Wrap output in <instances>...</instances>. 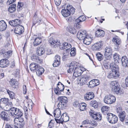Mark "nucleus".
<instances>
[{
	"label": "nucleus",
	"mask_w": 128,
	"mask_h": 128,
	"mask_svg": "<svg viewBox=\"0 0 128 128\" xmlns=\"http://www.w3.org/2000/svg\"><path fill=\"white\" fill-rule=\"evenodd\" d=\"M14 26H19L20 25V21L18 19H16L14 20Z\"/></svg>",
	"instance_id": "nucleus-52"
},
{
	"label": "nucleus",
	"mask_w": 128,
	"mask_h": 128,
	"mask_svg": "<svg viewBox=\"0 0 128 128\" xmlns=\"http://www.w3.org/2000/svg\"><path fill=\"white\" fill-rule=\"evenodd\" d=\"M3 108H4L5 110L6 111H10V113L11 114L12 109V108H11L10 105L6 104L5 105H3L2 106Z\"/></svg>",
	"instance_id": "nucleus-43"
},
{
	"label": "nucleus",
	"mask_w": 128,
	"mask_h": 128,
	"mask_svg": "<svg viewBox=\"0 0 128 128\" xmlns=\"http://www.w3.org/2000/svg\"><path fill=\"white\" fill-rule=\"evenodd\" d=\"M112 53V49L110 47H106L104 49V55L107 60H109L111 58Z\"/></svg>",
	"instance_id": "nucleus-6"
},
{
	"label": "nucleus",
	"mask_w": 128,
	"mask_h": 128,
	"mask_svg": "<svg viewBox=\"0 0 128 128\" xmlns=\"http://www.w3.org/2000/svg\"><path fill=\"white\" fill-rule=\"evenodd\" d=\"M5 128H18V127L15 126H12L8 124H6Z\"/></svg>",
	"instance_id": "nucleus-55"
},
{
	"label": "nucleus",
	"mask_w": 128,
	"mask_h": 128,
	"mask_svg": "<svg viewBox=\"0 0 128 128\" xmlns=\"http://www.w3.org/2000/svg\"><path fill=\"white\" fill-rule=\"evenodd\" d=\"M66 7L68 9L70 12V14H74L75 12V9L72 7V6L70 5H68Z\"/></svg>",
	"instance_id": "nucleus-40"
},
{
	"label": "nucleus",
	"mask_w": 128,
	"mask_h": 128,
	"mask_svg": "<svg viewBox=\"0 0 128 128\" xmlns=\"http://www.w3.org/2000/svg\"><path fill=\"white\" fill-rule=\"evenodd\" d=\"M42 41V38H36L34 42V46H36L40 44Z\"/></svg>",
	"instance_id": "nucleus-27"
},
{
	"label": "nucleus",
	"mask_w": 128,
	"mask_h": 128,
	"mask_svg": "<svg viewBox=\"0 0 128 128\" xmlns=\"http://www.w3.org/2000/svg\"><path fill=\"white\" fill-rule=\"evenodd\" d=\"M6 27V24L4 21H0V31H2L5 30Z\"/></svg>",
	"instance_id": "nucleus-23"
},
{
	"label": "nucleus",
	"mask_w": 128,
	"mask_h": 128,
	"mask_svg": "<svg viewBox=\"0 0 128 128\" xmlns=\"http://www.w3.org/2000/svg\"><path fill=\"white\" fill-rule=\"evenodd\" d=\"M44 70L42 67L40 66H39V67H38V68L36 69V74L40 76V75H41L44 72Z\"/></svg>",
	"instance_id": "nucleus-26"
},
{
	"label": "nucleus",
	"mask_w": 128,
	"mask_h": 128,
	"mask_svg": "<svg viewBox=\"0 0 128 128\" xmlns=\"http://www.w3.org/2000/svg\"><path fill=\"white\" fill-rule=\"evenodd\" d=\"M38 67H39V64L35 63H32L30 66V69L32 71L36 70Z\"/></svg>",
	"instance_id": "nucleus-24"
},
{
	"label": "nucleus",
	"mask_w": 128,
	"mask_h": 128,
	"mask_svg": "<svg viewBox=\"0 0 128 128\" xmlns=\"http://www.w3.org/2000/svg\"><path fill=\"white\" fill-rule=\"evenodd\" d=\"M82 73V72L81 71V70L80 69L79 71H78L76 72H75L74 73L73 75L75 77H77L80 76Z\"/></svg>",
	"instance_id": "nucleus-50"
},
{
	"label": "nucleus",
	"mask_w": 128,
	"mask_h": 128,
	"mask_svg": "<svg viewBox=\"0 0 128 128\" xmlns=\"http://www.w3.org/2000/svg\"><path fill=\"white\" fill-rule=\"evenodd\" d=\"M91 122L90 120H85L84 121L82 122V124H89L90 122Z\"/></svg>",
	"instance_id": "nucleus-59"
},
{
	"label": "nucleus",
	"mask_w": 128,
	"mask_h": 128,
	"mask_svg": "<svg viewBox=\"0 0 128 128\" xmlns=\"http://www.w3.org/2000/svg\"><path fill=\"white\" fill-rule=\"evenodd\" d=\"M14 122L19 126L20 128L22 127L24 124V121L21 117L15 118L14 120Z\"/></svg>",
	"instance_id": "nucleus-8"
},
{
	"label": "nucleus",
	"mask_w": 128,
	"mask_h": 128,
	"mask_svg": "<svg viewBox=\"0 0 128 128\" xmlns=\"http://www.w3.org/2000/svg\"><path fill=\"white\" fill-rule=\"evenodd\" d=\"M96 56L98 60L100 61L103 58V55L101 54L100 53H98L96 54Z\"/></svg>",
	"instance_id": "nucleus-49"
},
{
	"label": "nucleus",
	"mask_w": 128,
	"mask_h": 128,
	"mask_svg": "<svg viewBox=\"0 0 128 128\" xmlns=\"http://www.w3.org/2000/svg\"><path fill=\"white\" fill-rule=\"evenodd\" d=\"M11 111V114L12 115L14 114L18 117H21L23 114V113L21 110L14 107H12Z\"/></svg>",
	"instance_id": "nucleus-5"
},
{
	"label": "nucleus",
	"mask_w": 128,
	"mask_h": 128,
	"mask_svg": "<svg viewBox=\"0 0 128 128\" xmlns=\"http://www.w3.org/2000/svg\"><path fill=\"white\" fill-rule=\"evenodd\" d=\"M92 40V36L90 35H87L83 39V42L86 45H89L90 43Z\"/></svg>",
	"instance_id": "nucleus-14"
},
{
	"label": "nucleus",
	"mask_w": 128,
	"mask_h": 128,
	"mask_svg": "<svg viewBox=\"0 0 128 128\" xmlns=\"http://www.w3.org/2000/svg\"><path fill=\"white\" fill-rule=\"evenodd\" d=\"M94 80H92L90 81L88 83V86L90 88H92L96 86L95 85V84L94 82Z\"/></svg>",
	"instance_id": "nucleus-45"
},
{
	"label": "nucleus",
	"mask_w": 128,
	"mask_h": 128,
	"mask_svg": "<svg viewBox=\"0 0 128 128\" xmlns=\"http://www.w3.org/2000/svg\"><path fill=\"white\" fill-rule=\"evenodd\" d=\"M71 52L70 54L71 56H74L76 55V49L74 48H73L70 49Z\"/></svg>",
	"instance_id": "nucleus-47"
},
{
	"label": "nucleus",
	"mask_w": 128,
	"mask_h": 128,
	"mask_svg": "<svg viewBox=\"0 0 128 128\" xmlns=\"http://www.w3.org/2000/svg\"><path fill=\"white\" fill-rule=\"evenodd\" d=\"M95 34L97 37L101 36H103L104 34V32L102 30L98 29L96 32Z\"/></svg>",
	"instance_id": "nucleus-37"
},
{
	"label": "nucleus",
	"mask_w": 128,
	"mask_h": 128,
	"mask_svg": "<svg viewBox=\"0 0 128 128\" xmlns=\"http://www.w3.org/2000/svg\"><path fill=\"white\" fill-rule=\"evenodd\" d=\"M24 31V27L21 25H19L16 27L14 29V32L16 34H20Z\"/></svg>",
	"instance_id": "nucleus-12"
},
{
	"label": "nucleus",
	"mask_w": 128,
	"mask_h": 128,
	"mask_svg": "<svg viewBox=\"0 0 128 128\" xmlns=\"http://www.w3.org/2000/svg\"><path fill=\"white\" fill-rule=\"evenodd\" d=\"M7 92L10 98H13L14 97V94L13 92L9 90H8Z\"/></svg>",
	"instance_id": "nucleus-51"
},
{
	"label": "nucleus",
	"mask_w": 128,
	"mask_h": 128,
	"mask_svg": "<svg viewBox=\"0 0 128 128\" xmlns=\"http://www.w3.org/2000/svg\"><path fill=\"white\" fill-rule=\"evenodd\" d=\"M96 112L93 110L90 109L89 111V114L92 117V116L95 114H96Z\"/></svg>",
	"instance_id": "nucleus-56"
},
{
	"label": "nucleus",
	"mask_w": 128,
	"mask_h": 128,
	"mask_svg": "<svg viewBox=\"0 0 128 128\" xmlns=\"http://www.w3.org/2000/svg\"><path fill=\"white\" fill-rule=\"evenodd\" d=\"M112 90L117 94H120L122 93V91L118 86H114L112 88Z\"/></svg>",
	"instance_id": "nucleus-28"
},
{
	"label": "nucleus",
	"mask_w": 128,
	"mask_h": 128,
	"mask_svg": "<svg viewBox=\"0 0 128 128\" xmlns=\"http://www.w3.org/2000/svg\"><path fill=\"white\" fill-rule=\"evenodd\" d=\"M31 59L33 61L39 63L41 64L43 62L42 59H41L38 56L36 55H33L31 57Z\"/></svg>",
	"instance_id": "nucleus-18"
},
{
	"label": "nucleus",
	"mask_w": 128,
	"mask_h": 128,
	"mask_svg": "<svg viewBox=\"0 0 128 128\" xmlns=\"http://www.w3.org/2000/svg\"><path fill=\"white\" fill-rule=\"evenodd\" d=\"M113 58L115 60L117 61L120 60V58L119 56L116 53H115L113 54Z\"/></svg>",
	"instance_id": "nucleus-44"
},
{
	"label": "nucleus",
	"mask_w": 128,
	"mask_h": 128,
	"mask_svg": "<svg viewBox=\"0 0 128 128\" xmlns=\"http://www.w3.org/2000/svg\"><path fill=\"white\" fill-rule=\"evenodd\" d=\"M23 6V4L21 2H18L17 7L20 10H21Z\"/></svg>",
	"instance_id": "nucleus-58"
},
{
	"label": "nucleus",
	"mask_w": 128,
	"mask_h": 128,
	"mask_svg": "<svg viewBox=\"0 0 128 128\" xmlns=\"http://www.w3.org/2000/svg\"><path fill=\"white\" fill-rule=\"evenodd\" d=\"M86 19V17L84 16H80L76 20L77 22V24L79 25V22L84 21Z\"/></svg>",
	"instance_id": "nucleus-35"
},
{
	"label": "nucleus",
	"mask_w": 128,
	"mask_h": 128,
	"mask_svg": "<svg viewBox=\"0 0 128 128\" xmlns=\"http://www.w3.org/2000/svg\"><path fill=\"white\" fill-rule=\"evenodd\" d=\"M87 34L86 30H84L79 31L77 34V37L80 40H82Z\"/></svg>",
	"instance_id": "nucleus-9"
},
{
	"label": "nucleus",
	"mask_w": 128,
	"mask_h": 128,
	"mask_svg": "<svg viewBox=\"0 0 128 128\" xmlns=\"http://www.w3.org/2000/svg\"><path fill=\"white\" fill-rule=\"evenodd\" d=\"M89 78L88 76H86L82 77L79 80L80 85L82 86L85 84L88 80Z\"/></svg>",
	"instance_id": "nucleus-16"
},
{
	"label": "nucleus",
	"mask_w": 128,
	"mask_h": 128,
	"mask_svg": "<svg viewBox=\"0 0 128 128\" xmlns=\"http://www.w3.org/2000/svg\"><path fill=\"white\" fill-rule=\"evenodd\" d=\"M74 66L73 62H72L70 64L69 68L68 70V72L70 73H71L73 72L74 69Z\"/></svg>",
	"instance_id": "nucleus-36"
},
{
	"label": "nucleus",
	"mask_w": 128,
	"mask_h": 128,
	"mask_svg": "<svg viewBox=\"0 0 128 128\" xmlns=\"http://www.w3.org/2000/svg\"><path fill=\"white\" fill-rule=\"evenodd\" d=\"M9 100L7 98H2L0 101V106L2 107L3 105L8 104L9 103Z\"/></svg>",
	"instance_id": "nucleus-22"
},
{
	"label": "nucleus",
	"mask_w": 128,
	"mask_h": 128,
	"mask_svg": "<svg viewBox=\"0 0 128 128\" xmlns=\"http://www.w3.org/2000/svg\"><path fill=\"white\" fill-rule=\"evenodd\" d=\"M103 42H99L94 44L92 46V49L94 50H100L102 45Z\"/></svg>",
	"instance_id": "nucleus-11"
},
{
	"label": "nucleus",
	"mask_w": 128,
	"mask_h": 128,
	"mask_svg": "<svg viewBox=\"0 0 128 128\" xmlns=\"http://www.w3.org/2000/svg\"><path fill=\"white\" fill-rule=\"evenodd\" d=\"M90 121L91 122H90L89 124H90L91 125L95 126H96V123L94 120H92V121L90 120Z\"/></svg>",
	"instance_id": "nucleus-64"
},
{
	"label": "nucleus",
	"mask_w": 128,
	"mask_h": 128,
	"mask_svg": "<svg viewBox=\"0 0 128 128\" xmlns=\"http://www.w3.org/2000/svg\"><path fill=\"white\" fill-rule=\"evenodd\" d=\"M61 13L62 16L64 17H67L70 15V12L67 7L64 9H62L61 12Z\"/></svg>",
	"instance_id": "nucleus-17"
},
{
	"label": "nucleus",
	"mask_w": 128,
	"mask_h": 128,
	"mask_svg": "<svg viewBox=\"0 0 128 128\" xmlns=\"http://www.w3.org/2000/svg\"><path fill=\"white\" fill-rule=\"evenodd\" d=\"M109 107L106 106H103L101 108V110L102 112H105L108 111L109 108Z\"/></svg>",
	"instance_id": "nucleus-46"
},
{
	"label": "nucleus",
	"mask_w": 128,
	"mask_h": 128,
	"mask_svg": "<svg viewBox=\"0 0 128 128\" xmlns=\"http://www.w3.org/2000/svg\"><path fill=\"white\" fill-rule=\"evenodd\" d=\"M0 117L2 120L6 121H9L10 117L9 115L6 112L2 111L0 113Z\"/></svg>",
	"instance_id": "nucleus-10"
},
{
	"label": "nucleus",
	"mask_w": 128,
	"mask_h": 128,
	"mask_svg": "<svg viewBox=\"0 0 128 128\" xmlns=\"http://www.w3.org/2000/svg\"><path fill=\"white\" fill-rule=\"evenodd\" d=\"M57 123L62 124L63 122H66L69 120V117L66 113H64L61 116L60 119L55 118Z\"/></svg>",
	"instance_id": "nucleus-4"
},
{
	"label": "nucleus",
	"mask_w": 128,
	"mask_h": 128,
	"mask_svg": "<svg viewBox=\"0 0 128 128\" xmlns=\"http://www.w3.org/2000/svg\"><path fill=\"white\" fill-rule=\"evenodd\" d=\"M66 29L67 31L72 34H74L76 33V30L73 27L68 26Z\"/></svg>",
	"instance_id": "nucleus-31"
},
{
	"label": "nucleus",
	"mask_w": 128,
	"mask_h": 128,
	"mask_svg": "<svg viewBox=\"0 0 128 128\" xmlns=\"http://www.w3.org/2000/svg\"><path fill=\"white\" fill-rule=\"evenodd\" d=\"M91 104L92 106L95 108H96L98 106V103L96 100L92 101Z\"/></svg>",
	"instance_id": "nucleus-48"
},
{
	"label": "nucleus",
	"mask_w": 128,
	"mask_h": 128,
	"mask_svg": "<svg viewBox=\"0 0 128 128\" xmlns=\"http://www.w3.org/2000/svg\"><path fill=\"white\" fill-rule=\"evenodd\" d=\"M112 41L114 44L118 45L120 44L121 42L120 39L117 36L114 38L112 39Z\"/></svg>",
	"instance_id": "nucleus-32"
},
{
	"label": "nucleus",
	"mask_w": 128,
	"mask_h": 128,
	"mask_svg": "<svg viewBox=\"0 0 128 128\" xmlns=\"http://www.w3.org/2000/svg\"><path fill=\"white\" fill-rule=\"evenodd\" d=\"M116 98L115 97L112 95H107L104 98V102L108 104H111L115 102Z\"/></svg>",
	"instance_id": "nucleus-2"
},
{
	"label": "nucleus",
	"mask_w": 128,
	"mask_h": 128,
	"mask_svg": "<svg viewBox=\"0 0 128 128\" xmlns=\"http://www.w3.org/2000/svg\"><path fill=\"white\" fill-rule=\"evenodd\" d=\"M57 87L54 89L55 94L58 95H59L61 94L60 92L62 91L64 87V85L60 82H59L57 84Z\"/></svg>",
	"instance_id": "nucleus-7"
},
{
	"label": "nucleus",
	"mask_w": 128,
	"mask_h": 128,
	"mask_svg": "<svg viewBox=\"0 0 128 128\" xmlns=\"http://www.w3.org/2000/svg\"><path fill=\"white\" fill-rule=\"evenodd\" d=\"M54 2L55 4L58 6L60 4L61 0H54Z\"/></svg>",
	"instance_id": "nucleus-62"
},
{
	"label": "nucleus",
	"mask_w": 128,
	"mask_h": 128,
	"mask_svg": "<svg viewBox=\"0 0 128 128\" xmlns=\"http://www.w3.org/2000/svg\"><path fill=\"white\" fill-rule=\"evenodd\" d=\"M15 1L16 0H8L7 1L6 4H7L9 5Z\"/></svg>",
	"instance_id": "nucleus-63"
},
{
	"label": "nucleus",
	"mask_w": 128,
	"mask_h": 128,
	"mask_svg": "<svg viewBox=\"0 0 128 128\" xmlns=\"http://www.w3.org/2000/svg\"><path fill=\"white\" fill-rule=\"evenodd\" d=\"M118 84V82L117 81L115 80L111 82L110 83V86H116Z\"/></svg>",
	"instance_id": "nucleus-53"
},
{
	"label": "nucleus",
	"mask_w": 128,
	"mask_h": 128,
	"mask_svg": "<svg viewBox=\"0 0 128 128\" xmlns=\"http://www.w3.org/2000/svg\"><path fill=\"white\" fill-rule=\"evenodd\" d=\"M16 5L15 4H13L10 6L8 9V11L11 13L13 12L16 11Z\"/></svg>",
	"instance_id": "nucleus-38"
},
{
	"label": "nucleus",
	"mask_w": 128,
	"mask_h": 128,
	"mask_svg": "<svg viewBox=\"0 0 128 128\" xmlns=\"http://www.w3.org/2000/svg\"><path fill=\"white\" fill-rule=\"evenodd\" d=\"M103 64L104 68L107 69L110 68L111 67L110 66V64L108 63L107 60L104 61Z\"/></svg>",
	"instance_id": "nucleus-42"
},
{
	"label": "nucleus",
	"mask_w": 128,
	"mask_h": 128,
	"mask_svg": "<svg viewBox=\"0 0 128 128\" xmlns=\"http://www.w3.org/2000/svg\"><path fill=\"white\" fill-rule=\"evenodd\" d=\"M9 63L7 59H2L0 60V66L2 68L6 67L9 65Z\"/></svg>",
	"instance_id": "nucleus-15"
},
{
	"label": "nucleus",
	"mask_w": 128,
	"mask_h": 128,
	"mask_svg": "<svg viewBox=\"0 0 128 128\" xmlns=\"http://www.w3.org/2000/svg\"><path fill=\"white\" fill-rule=\"evenodd\" d=\"M121 61L122 66L126 68H127L128 64V59L126 57L124 56H122Z\"/></svg>",
	"instance_id": "nucleus-19"
},
{
	"label": "nucleus",
	"mask_w": 128,
	"mask_h": 128,
	"mask_svg": "<svg viewBox=\"0 0 128 128\" xmlns=\"http://www.w3.org/2000/svg\"><path fill=\"white\" fill-rule=\"evenodd\" d=\"M106 118L108 122L112 124L116 123L118 120L117 117L115 115L110 113L107 114Z\"/></svg>",
	"instance_id": "nucleus-3"
},
{
	"label": "nucleus",
	"mask_w": 128,
	"mask_h": 128,
	"mask_svg": "<svg viewBox=\"0 0 128 128\" xmlns=\"http://www.w3.org/2000/svg\"><path fill=\"white\" fill-rule=\"evenodd\" d=\"M112 72H110L107 73V77L108 78L110 79L118 77V68L117 66L116 67L113 66L112 68H111Z\"/></svg>",
	"instance_id": "nucleus-1"
},
{
	"label": "nucleus",
	"mask_w": 128,
	"mask_h": 128,
	"mask_svg": "<svg viewBox=\"0 0 128 128\" xmlns=\"http://www.w3.org/2000/svg\"><path fill=\"white\" fill-rule=\"evenodd\" d=\"M118 116L120 120L122 122H123L125 119L126 116V113L124 111L118 114Z\"/></svg>",
	"instance_id": "nucleus-29"
},
{
	"label": "nucleus",
	"mask_w": 128,
	"mask_h": 128,
	"mask_svg": "<svg viewBox=\"0 0 128 128\" xmlns=\"http://www.w3.org/2000/svg\"><path fill=\"white\" fill-rule=\"evenodd\" d=\"M92 116V118L95 120H100L102 118V115L100 113H96Z\"/></svg>",
	"instance_id": "nucleus-34"
},
{
	"label": "nucleus",
	"mask_w": 128,
	"mask_h": 128,
	"mask_svg": "<svg viewBox=\"0 0 128 128\" xmlns=\"http://www.w3.org/2000/svg\"><path fill=\"white\" fill-rule=\"evenodd\" d=\"M94 97V95L92 92H89L84 95V98L86 100H88L93 99Z\"/></svg>",
	"instance_id": "nucleus-13"
},
{
	"label": "nucleus",
	"mask_w": 128,
	"mask_h": 128,
	"mask_svg": "<svg viewBox=\"0 0 128 128\" xmlns=\"http://www.w3.org/2000/svg\"><path fill=\"white\" fill-rule=\"evenodd\" d=\"M59 100L62 103H66L67 102L68 98L65 96H60L58 98Z\"/></svg>",
	"instance_id": "nucleus-41"
},
{
	"label": "nucleus",
	"mask_w": 128,
	"mask_h": 128,
	"mask_svg": "<svg viewBox=\"0 0 128 128\" xmlns=\"http://www.w3.org/2000/svg\"><path fill=\"white\" fill-rule=\"evenodd\" d=\"M61 112L60 109L57 108L56 109L54 112L55 118H59L61 115Z\"/></svg>",
	"instance_id": "nucleus-30"
},
{
	"label": "nucleus",
	"mask_w": 128,
	"mask_h": 128,
	"mask_svg": "<svg viewBox=\"0 0 128 128\" xmlns=\"http://www.w3.org/2000/svg\"><path fill=\"white\" fill-rule=\"evenodd\" d=\"M53 121V120H52L50 121L48 124V128H52L54 126V124L52 122Z\"/></svg>",
	"instance_id": "nucleus-57"
},
{
	"label": "nucleus",
	"mask_w": 128,
	"mask_h": 128,
	"mask_svg": "<svg viewBox=\"0 0 128 128\" xmlns=\"http://www.w3.org/2000/svg\"><path fill=\"white\" fill-rule=\"evenodd\" d=\"M63 46L60 47L61 49H64L67 51L70 50L71 47V45L67 42H65L63 44Z\"/></svg>",
	"instance_id": "nucleus-21"
},
{
	"label": "nucleus",
	"mask_w": 128,
	"mask_h": 128,
	"mask_svg": "<svg viewBox=\"0 0 128 128\" xmlns=\"http://www.w3.org/2000/svg\"><path fill=\"white\" fill-rule=\"evenodd\" d=\"M60 64V61H56L54 60V63L53 64V66L54 67H57Z\"/></svg>",
	"instance_id": "nucleus-54"
},
{
	"label": "nucleus",
	"mask_w": 128,
	"mask_h": 128,
	"mask_svg": "<svg viewBox=\"0 0 128 128\" xmlns=\"http://www.w3.org/2000/svg\"><path fill=\"white\" fill-rule=\"evenodd\" d=\"M34 104L31 100H30V102L28 103V106L29 107H30L32 108V107Z\"/></svg>",
	"instance_id": "nucleus-61"
},
{
	"label": "nucleus",
	"mask_w": 128,
	"mask_h": 128,
	"mask_svg": "<svg viewBox=\"0 0 128 128\" xmlns=\"http://www.w3.org/2000/svg\"><path fill=\"white\" fill-rule=\"evenodd\" d=\"M45 52L44 48L42 47H40L37 48L36 53L39 56H41Z\"/></svg>",
	"instance_id": "nucleus-20"
},
{
	"label": "nucleus",
	"mask_w": 128,
	"mask_h": 128,
	"mask_svg": "<svg viewBox=\"0 0 128 128\" xmlns=\"http://www.w3.org/2000/svg\"><path fill=\"white\" fill-rule=\"evenodd\" d=\"M10 82L12 86L14 88H16L18 86V82L16 79H12L10 81Z\"/></svg>",
	"instance_id": "nucleus-33"
},
{
	"label": "nucleus",
	"mask_w": 128,
	"mask_h": 128,
	"mask_svg": "<svg viewBox=\"0 0 128 128\" xmlns=\"http://www.w3.org/2000/svg\"><path fill=\"white\" fill-rule=\"evenodd\" d=\"M12 52L11 50H4L2 52L4 57L6 58H8L9 56H10L12 54Z\"/></svg>",
	"instance_id": "nucleus-25"
},
{
	"label": "nucleus",
	"mask_w": 128,
	"mask_h": 128,
	"mask_svg": "<svg viewBox=\"0 0 128 128\" xmlns=\"http://www.w3.org/2000/svg\"><path fill=\"white\" fill-rule=\"evenodd\" d=\"M116 111L117 112L118 114H120V113L122 112V108L121 107H119L117 108Z\"/></svg>",
	"instance_id": "nucleus-60"
},
{
	"label": "nucleus",
	"mask_w": 128,
	"mask_h": 128,
	"mask_svg": "<svg viewBox=\"0 0 128 128\" xmlns=\"http://www.w3.org/2000/svg\"><path fill=\"white\" fill-rule=\"evenodd\" d=\"M48 41L51 45L53 46L56 45L58 44L59 43L58 42V41L56 40H54L53 39V38H51L49 39Z\"/></svg>",
	"instance_id": "nucleus-39"
}]
</instances>
